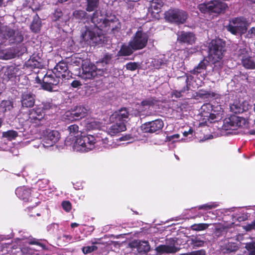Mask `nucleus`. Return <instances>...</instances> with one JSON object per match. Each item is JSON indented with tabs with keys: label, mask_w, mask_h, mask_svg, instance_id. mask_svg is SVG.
I'll return each mask as SVG.
<instances>
[{
	"label": "nucleus",
	"mask_w": 255,
	"mask_h": 255,
	"mask_svg": "<svg viewBox=\"0 0 255 255\" xmlns=\"http://www.w3.org/2000/svg\"><path fill=\"white\" fill-rule=\"evenodd\" d=\"M91 19L93 25H86L81 36L82 40L87 44H96L101 40L103 31H114L121 27L120 22L115 15H103L100 11L94 12Z\"/></svg>",
	"instance_id": "1"
},
{
	"label": "nucleus",
	"mask_w": 255,
	"mask_h": 255,
	"mask_svg": "<svg viewBox=\"0 0 255 255\" xmlns=\"http://www.w3.org/2000/svg\"><path fill=\"white\" fill-rule=\"evenodd\" d=\"M105 131H100L95 135L87 134H77L73 143V149L81 152H87L99 146L106 148H110L114 146L113 140L107 137Z\"/></svg>",
	"instance_id": "2"
},
{
	"label": "nucleus",
	"mask_w": 255,
	"mask_h": 255,
	"mask_svg": "<svg viewBox=\"0 0 255 255\" xmlns=\"http://www.w3.org/2000/svg\"><path fill=\"white\" fill-rule=\"evenodd\" d=\"M60 79L51 70L47 71L44 75L38 71L35 78L36 83L41 84L43 89L49 92L56 91L55 88L60 83Z\"/></svg>",
	"instance_id": "3"
},
{
	"label": "nucleus",
	"mask_w": 255,
	"mask_h": 255,
	"mask_svg": "<svg viewBox=\"0 0 255 255\" xmlns=\"http://www.w3.org/2000/svg\"><path fill=\"white\" fill-rule=\"evenodd\" d=\"M248 26L247 19L244 17H238L232 18L226 28L234 35L242 36L247 32Z\"/></svg>",
	"instance_id": "4"
},
{
	"label": "nucleus",
	"mask_w": 255,
	"mask_h": 255,
	"mask_svg": "<svg viewBox=\"0 0 255 255\" xmlns=\"http://www.w3.org/2000/svg\"><path fill=\"white\" fill-rule=\"evenodd\" d=\"M225 51L220 39L212 40L209 45V59L214 63L221 60Z\"/></svg>",
	"instance_id": "5"
},
{
	"label": "nucleus",
	"mask_w": 255,
	"mask_h": 255,
	"mask_svg": "<svg viewBox=\"0 0 255 255\" xmlns=\"http://www.w3.org/2000/svg\"><path fill=\"white\" fill-rule=\"evenodd\" d=\"M27 124L30 127H38L45 124V113L39 107H35L29 111L28 118L26 120Z\"/></svg>",
	"instance_id": "6"
},
{
	"label": "nucleus",
	"mask_w": 255,
	"mask_h": 255,
	"mask_svg": "<svg viewBox=\"0 0 255 255\" xmlns=\"http://www.w3.org/2000/svg\"><path fill=\"white\" fill-rule=\"evenodd\" d=\"M227 7V5L225 2L212 0L206 3L199 4L198 8L202 13L214 12L219 13L223 12Z\"/></svg>",
	"instance_id": "7"
},
{
	"label": "nucleus",
	"mask_w": 255,
	"mask_h": 255,
	"mask_svg": "<svg viewBox=\"0 0 255 255\" xmlns=\"http://www.w3.org/2000/svg\"><path fill=\"white\" fill-rule=\"evenodd\" d=\"M148 40L147 33L138 29L129 40V44L134 50H140L146 47Z\"/></svg>",
	"instance_id": "8"
},
{
	"label": "nucleus",
	"mask_w": 255,
	"mask_h": 255,
	"mask_svg": "<svg viewBox=\"0 0 255 255\" xmlns=\"http://www.w3.org/2000/svg\"><path fill=\"white\" fill-rule=\"evenodd\" d=\"M8 38L11 43H20L23 37L20 32L14 31L6 26H0V40Z\"/></svg>",
	"instance_id": "9"
},
{
	"label": "nucleus",
	"mask_w": 255,
	"mask_h": 255,
	"mask_svg": "<svg viewBox=\"0 0 255 255\" xmlns=\"http://www.w3.org/2000/svg\"><path fill=\"white\" fill-rule=\"evenodd\" d=\"M248 125V120L245 118L233 115L225 120L223 128L225 130H233L238 128L246 127Z\"/></svg>",
	"instance_id": "10"
},
{
	"label": "nucleus",
	"mask_w": 255,
	"mask_h": 255,
	"mask_svg": "<svg viewBox=\"0 0 255 255\" xmlns=\"http://www.w3.org/2000/svg\"><path fill=\"white\" fill-rule=\"evenodd\" d=\"M60 138V134L59 132L55 130H48L46 131V134L44 135L42 143L38 145H34L36 148H45L53 146L55 144Z\"/></svg>",
	"instance_id": "11"
},
{
	"label": "nucleus",
	"mask_w": 255,
	"mask_h": 255,
	"mask_svg": "<svg viewBox=\"0 0 255 255\" xmlns=\"http://www.w3.org/2000/svg\"><path fill=\"white\" fill-rule=\"evenodd\" d=\"M165 19L177 24L183 23L187 18L186 12L179 9H170L165 13Z\"/></svg>",
	"instance_id": "12"
},
{
	"label": "nucleus",
	"mask_w": 255,
	"mask_h": 255,
	"mask_svg": "<svg viewBox=\"0 0 255 255\" xmlns=\"http://www.w3.org/2000/svg\"><path fill=\"white\" fill-rule=\"evenodd\" d=\"M236 54L245 68L250 69H255V56H251L246 48H239Z\"/></svg>",
	"instance_id": "13"
},
{
	"label": "nucleus",
	"mask_w": 255,
	"mask_h": 255,
	"mask_svg": "<svg viewBox=\"0 0 255 255\" xmlns=\"http://www.w3.org/2000/svg\"><path fill=\"white\" fill-rule=\"evenodd\" d=\"M176 244L177 241L175 239L170 238L166 240L165 245L157 246L155 250L159 255L175 253L179 250V248L176 247Z\"/></svg>",
	"instance_id": "14"
},
{
	"label": "nucleus",
	"mask_w": 255,
	"mask_h": 255,
	"mask_svg": "<svg viewBox=\"0 0 255 255\" xmlns=\"http://www.w3.org/2000/svg\"><path fill=\"white\" fill-rule=\"evenodd\" d=\"M81 77L84 79H91L97 75V67L90 61L86 60L83 65Z\"/></svg>",
	"instance_id": "15"
},
{
	"label": "nucleus",
	"mask_w": 255,
	"mask_h": 255,
	"mask_svg": "<svg viewBox=\"0 0 255 255\" xmlns=\"http://www.w3.org/2000/svg\"><path fill=\"white\" fill-rule=\"evenodd\" d=\"M87 113V110L83 106H77L71 112L68 111L64 115V118L70 121L79 120L84 117Z\"/></svg>",
	"instance_id": "16"
},
{
	"label": "nucleus",
	"mask_w": 255,
	"mask_h": 255,
	"mask_svg": "<svg viewBox=\"0 0 255 255\" xmlns=\"http://www.w3.org/2000/svg\"><path fill=\"white\" fill-rule=\"evenodd\" d=\"M129 112L126 108H122L115 111L110 117V121L112 123H121L125 125L129 116Z\"/></svg>",
	"instance_id": "17"
},
{
	"label": "nucleus",
	"mask_w": 255,
	"mask_h": 255,
	"mask_svg": "<svg viewBox=\"0 0 255 255\" xmlns=\"http://www.w3.org/2000/svg\"><path fill=\"white\" fill-rule=\"evenodd\" d=\"M51 71L61 79H68L71 77L67 64L63 62H59Z\"/></svg>",
	"instance_id": "18"
},
{
	"label": "nucleus",
	"mask_w": 255,
	"mask_h": 255,
	"mask_svg": "<svg viewBox=\"0 0 255 255\" xmlns=\"http://www.w3.org/2000/svg\"><path fill=\"white\" fill-rule=\"evenodd\" d=\"M20 74L19 69L14 66H7L2 68L1 75L3 80L8 81Z\"/></svg>",
	"instance_id": "19"
},
{
	"label": "nucleus",
	"mask_w": 255,
	"mask_h": 255,
	"mask_svg": "<svg viewBox=\"0 0 255 255\" xmlns=\"http://www.w3.org/2000/svg\"><path fill=\"white\" fill-rule=\"evenodd\" d=\"M163 127L162 121L157 119L145 123L142 125V128L145 132L153 133L161 129Z\"/></svg>",
	"instance_id": "20"
},
{
	"label": "nucleus",
	"mask_w": 255,
	"mask_h": 255,
	"mask_svg": "<svg viewBox=\"0 0 255 255\" xmlns=\"http://www.w3.org/2000/svg\"><path fill=\"white\" fill-rule=\"evenodd\" d=\"M177 41L181 43L192 45L195 42L196 37L191 32L181 31L177 33Z\"/></svg>",
	"instance_id": "21"
},
{
	"label": "nucleus",
	"mask_w": 255,
	"mask_h": 255,
	"mask_svg": "<svg viewBox=\"0 0 255 255\" xmlns=\"http://www.w3.org/2000/svg\"><path fill=\"white\" fill-rule=\"evenodd\" d=\"M21 103L23 107H33L35 103L34 95L30 91L23 92L21 95Z\"/></svg>",
	"instance_id": "22"
},
{
	"label": "nucleus",
	"mask_w": 255,
	"mask_h": 255,
	"mask_svg": "<svg viewBox=\"0 0 255 255\" xmlns=\"http://www.w3.org/2000/svg\"><path fill=\"white\" fill-rule=\"evenodd\" d=\"M15 57L14 49L13 47L6 48L5 46L0 43V59L9 60Z\"/></svg>",
	"instance_id": "23"
},
{
	"label": "nucleus",
	"mask_w": 255,
	"mask_h": 255,
	"mask_svg": "<svg viewBox=\"0 0 255 255\" xmlns=\"http://www.w3.org/2000/svg\"><path fill=\"white\" fill-rule=\"evenodd\" d=\"M249 105L246 102H241L235 101L230 105L231 111L235 114L242 113L248 110Z\"/></svg>",
	"instance_id": "24"
},
{
	"label": "nucleus",
	"mask_w": 255,
	"mask_h": 255,
	"mask_svg": "<svg viewBox=\"0 0 255 255\" xmlns=\"http://www.w3.org/2000/svg\"><path fill=\"white\" fill-rule=\"evenodd\" d=\"M114 124L111 125L107 129V132H106V136L107 137V134H110L111 136H114L116 134L121 132L122 131H125L126 130V125L123 124L122 123L121 124L118 123H114Z\"/></svg>",
	"instance_id": "25"
},
{
	"label": "nucleus",
	"mask_w": 255,
	"mask_h": 255,
	"mask_svg": "<svg viewBox=\"0 0 255 255\" xmlns=\"http://www.w3.org/2000/svg\"><path fill=\"white\" fill-rule=\"evenodd\" d=\"M15 194L24 202H28L31 194L30 189L25 186L19 187L15 190Z\"/></svg>",
	"instance_id": "26"
},
{
	"label": "nucleus",
	"mask_w": 255,
	"mask_h": 255,
	"mask_svg": "<svg viewBox=\"0 0 255 255\" xmlns=\"http://www.w3.org/2000/svg\"><path fill=\"white\" fill-rule=\"evenodd\" d=\"M42 61L39 56L33 55L25 63V66L30 68H41L43 66Z\"/></svg>",
	"instance_id": "27"
},
{
	"label": "nucleus",
	"mask_w": 255,
	"mask_h": 255,
	"mask_svg": "<svg viewBox=\"0 0 255 255\" xmlns=\"http://www.w3.org/2000/svg\"><path fill=\"white\" fill-rule=\"evenodd\" d=\"M134 51H136L133 48L132 46L130 45L129 41L128 44H123L120 50L118 52L117 55L118 56H127L132 54Z\"/></svg>",
	"instance_id": "28"
},
{
	"label": "nucleus",
	"mask_w": 255,
	"mask_h": 255,
	"mask_svg": "<svg viewBox=\"0 0 255 255\" xmlns=\"http://www.w3.org/2000/svg\"><path fill=\"white\" fill-rule=\"evenodd\" d=\"M53 17L55 21L59 20L62 23H65L69 20L70 16L67 13H63L60 9H57L53 13Z\"/></svg>",
	"instance_id": "29"
},
{
	"label": "nucleus",
	"mask_w": 255,
	"mask_h": 255,
	"mask_svg": "<svg viewBox=\"0 0 255 255\" xmlns=\"http://www.w3.org/2000/svg\"><path fill=\"white\" fill-rule=\"evenodd\" d=\"M99 4V0H87V7L86 9L88 12L94 11L95 12L96 11H100L101 12V14L104 15L102 14L101 10L99 9H97L98 7Z\"/></svg>",
	"instance_id": "30"
},
{
	"label": "nucleus",
	"mask_w": 255,
	"mask_h": 255,
	"mask_svg": "<svg viewBox=\"0 0 255 255\" xmlns=\"http://www.w3.org/2000/svg\"><path fill=\"white\" fill-rule=\"evenodd\" d=\"M212 112L211 115L212 116H215L216 121L220 120L224 117V110L221 105H218L216 107L213 106Z\"/></svg>",
	"instance_id": "31"
},
{
	"label": "nucleus",
	"mask_w": 255,
	"mask_h": 255,
	"mask_svg": "<svg viewBox=\"0 0 255 255\" xmlns=\"http://www.w3.org/2000/svg\"><path fill=\"white\" fill-rule=\"evenodd\" d=\"M102 126V124L98 120H91L88 121L86 123V128L87 129L94 130V129H100Z\"/></svg>",
	"instance_id": "32"
},
{
	"label": "nucleus",
	"mask_w": 255,
	"mask_h": 255,
	"mask_svg": "<svg viewBox=\"0 0 255 255\" xmlns=\"http://www.w3.org/2000/svg\"><path fill=\"white\" fill-rule=\"evenodd\" d=\"M73 17L78 20H82L88 18V13L82 10H75L73 13Z\"/></svg>",
	"instance_id": "33"
},
{
	"label": "nucleus",
	"mask_w": 255,
	"mask_h": 255,
	"mask_svg": "<svg viewBox=\"0 0 255 255\" xmlns=\"http://www.w3.org/2000/svg\"><path fill=\"white\" fill-rule=\"evenodd\" d=\"M22 239V240L26 239L27 241L26 242L29 244L37 245V246H39L40 247H41L42 249H46L45 245L40 243L39 242V240H38V239H36L31 237H27L26 236H23V237Z\"/></svg>",
	"instance_id": "34"
},
{
	"label": "nucleus",
	"mask_w": 255,
	"mask_h": 255,
	"mask_svg": "<svg viewBox=\"0 0 255 255\" xmlns=\"http://www.w3.org/2000/svg\"><path fill=\"white\" fill-rule=\"evenodd\" d=\"M219 206V203L216 202H209L197 207L199 210H204L208 211L214 208H216Z\"/></svg>",
	"instance_id": "35"
},
{
	"label": "nucleus",
	"mask_w": 255,
	"mask_h": 255,
	"mask_svg": "<svg viewBox=\"0 0 255 255\" xmlns=\"http://www.w3.org/2000/svg\"><path fill=\"white\" fill-rule=\"evenodd\" d=\"M85 61L83 60L80 57H77L76 56H73L71 57L70 61L69 62L71 65L73 66H78L83 67V65L84 64V62Z\"/></svg>",
	"instance_id": "36"
},
{
	"label": "nucleus",
	"mask_w": 255,
	"mask_h": 255,
	"mask_svg": "<svg viewBox=\"0 0 255 255\" xmlns=\"http://www.w3.org/2000/svg\"><path fill=\"white\" fill-rule=\"evenodd\" d=\"M166 60L163 56L154 59L152 61L153 66L156 69H159L162 65L166 64Z\"/></svg>",
	"instance_id": "37"
},
{
	"label": "nucleus",
	"mask_w": 255,
	"mask_h": 255,
	"mask_svg": "<svg viewBox=\"0 0 255 255\" xmlns=\"http://www.w3.org/2000/svg\"><path fill=\"white\" fill-rule=\"evenodd\" d=\"M163 6V2L161 0H153L150 2V7L154 10L155 12L158 13L161 7Z\"/></svg>",
	"instance_id": "38"
},
{
	"label": "nucleus",
	"mask_w": 255,
	"mask_h": 255,
	"mask_svg": "<svg viewBox=\"0 0 255 255\" xmlns=\"http://www.w3.org/2000/svg\"><path fill=\"white\" fill-rule=\"evenodd\" d=\"M150 249V245L147 241H139L138 246V250L139 252H148Z\"/></svg>",
	"instance_id": "39"
},
{
	"label": "nucleus",
	"mask_w": 255,
	"mask_h": 255,
	"mask_svg": "<svg viewBox=\"0 0 255 255\" xmlns=\"http://www.w3.org/2000/svg\"><path fill=\"white\" fill-rule=\"evenodd\" d=\"M206 68V64L204 60L201 61L191 72L193 74L200 73Z\"/></svg>",
	"instance_id": "40"
},
{
	"label": "nucleus",
	"mask_w": 255,
	"mask_h": 255,
	"mask_svg": "<svg viewBox=\"0 0 255 255\" xmlns=\"http://www.w3.org/2000/svg\"><path fill=\"white\" fill-rule=\"evenodd\" d=\"M21 251L24 255H37V250L30 247H24L21 249Z\"/></svg>",
	"instance_id": "41"
},
{
	"label": "nucleus",
	"mask_w": 255,
	"mask_h": 255,
	"mask_svg": "<svg viewBox=\"0 0 255 255\" xmlns=\"http://www.w3.org/2000/svg\"><path fill=\"white\" fill-rule=\"evenodd\" d=\"M156 101L152 98H149L142 101L141 103V106L144 108H149L152 107L155 104Z\"/></svg>",
	"instance_id": "42"
},
{
	"label": "nucleus",
	"mask_w": 255,
	"mask_h": 255,
	"mask_svg": "<svg viewBox=\"0 0 255 255\" xmlns=\"http://www.w3.org/2000/svg\"><path fill=\"white\" fill-rule=\"evenodd\" d=\"M40 26V21L38 18H34L30 25L31 30L34 32H37L39 31Z\"/></svg>",
	"instance_id": "43"
},
{
	"label": "nucleus",
	"mask_w": 255,
	"mask_h": 255,
	"mask_svg": "<svg viewBox=\"0 0 255 255\" xmlns=\"http://www.w3.org/2000/svg\"><path fill=\"white\" fill-rule=\"evenodd\" d=\"M17 136V132L13 130H9L7 131L3 132L2 136L6 137L8 140H12Z\"/></svg>",
	"instance_id": "44"
},
{
	"label": "nucleus",
	"mask_w": 255,
	"mask_h": 255,
	"mask_svg": "<svg viewBox=\"0 0 255 255\" xmlns=\"http://www.w3.org/2000/svg\"><path fill=\"white\" fill-rule=\"evenodd\" d=\"M210 224L205 223L195 224L191 226V228L192 230L200 231L207 229Z\"/></svg>",
	"instance_id": "45"
},
{
	"label": "nucleus",
	"mask_w": 255,
	"mask_h": 255,
	"mask_svg": "<svg viewBox=\"0 0 255 255\" xmlns=\"http://www.w3.org/2000/svg\"><path fill=\"white\" fill-rule=\"evenodd\" d=\"M238 249V247L236 245V244L234 243H228L225 245V250L226 251L225 252L227 253L234 252L237 251Z\"/></svg>",
	"instance_id": "46"
},
{
	"label": "nucleus",
	"mask_w": 255,
	"mask_h": 255,
	"mask_svg": "<svg viewBox=\"0 0 255 255\" xmlns=\"http://www.w3.org/2000/svg\"><path fill=\"white\" fill-rule=\"evenodd\" d=\"M231 209H217L212 212V214L215 216H221L222 215H227L228 212H231Z\"/></svg>",
	"instance_id": "47"
},
{
	"label": "nucleus",
	"mask_w": 255,
	"mask_h": 255,
	"mask_svg": "<svg viewBox=\"0 0 255 255\" xmlns=\"http://www.w3.org/2000/svg\"><path fill=\"white\" fill-rule=\"evenodd\" d=\"M14 53H15V57L16 56H19L23 53H24L26 51V47L23 45H19L18 46H16L14 48Z\"/></svg>",
	"instance_id": "48"
},
{
	"label": "nucleus",
	"mask_w": 255,
	"mask_h": 255,
	"mask_svg": "<svg viewBox=\"0 0 255 255\" xmlns=\"http://www.w3.org/2000/svg\"><path fill=\"white\" fill-rule=\"evenodd\" d=\"M68 131L70 134V136H74L75 138V134L77 133V134L79 135L78 133L79 127L76 125H72L68 127Z\"/></svg>",
	"instance_id": "49"
},
{
	"label": "nucleus",
	"mask_w": 255,
	"mask_h": 255,
	"mask_svg": "<svg viewBox=\"0 0 255 255\" xmlns=\"http://www.w3.org/2000/svg\"><path fill=\"white\" fill-rule=\"evenodd\" d=\"M246 248L250 251L249 255H255V243L247 244Z\"/></svg>",
	"instance_id": "50"
},
{
	"label": "nucleus",
	"mask_w": 255,
	"mask_h": 255,
	"mask_svg": "<svg viewBox=\"0 0 255 255\" xmlns=\"http://www.w3.org/2000/svg\"><path fill=\"white\" fill-rule=\"evenodd\" d=\"M97 249V247L95 245L86 246L82 248V252L84 254L90 253Z\"/></svg>",
	"instance_id": "51"
},
{
	"label": "nucleus",
	"mask_w": 255,
	"mask_h": 255,
	"mask_svg": "<svg viewBox=\"0 0 255 255\" xmlns=\"http://www.w3.org/2000/svg\"><path fill=\"white\" fill-rule=\"evenodd\" d=\"M0 107L4 109L5 111L9 110L12 107V103L9 100H3L0 104Z\"/></svg>",
	"instance_id": "52"
},
{
	"label": "nucleus",
	"mask_w": 255,
	"mask_h": 255,
	"mask_svg": "<svg viewBox=\"0 0 255 255\" xmlns=\"http://www.w3.org/2000/svg\"><path fill=\"white\" fill-rule=\"evenodd\" d=\"M63 209L67 212H70L71 209L72 205L69 201H64L61 203Z\"/></svg>",
	"instance_id": "53"
},
{
	"label": "nucleus",
	"mask_w": 255,
	"mask_h": 255,
	"mask_svg": "<svg viewBox=\"0 0 255 255\" xmlns=\"http://www.w3.org/2000/svg\"><path fill=\"white\" fill-rule=\"evenodd\" d=\"M138 67L137 63L135 62H129L126 65V68L130 71L135 70Z\"/></svg>",
	"instance_id": "54"
},
{
	"label": "nucleus",
	"mask_w": 255,
	"mask_h": 255,
	"mask_svg": "<svg viewBox=\"0 0 255 255\" xmlns=\"http://www.w3.org/2000/svg\"><path fill=\"white\" fill-rule=\"evenodd\" d=\"M254 37H255V27H253L247 32L245 37L251 38Z\"/></svg>",
	"instance_id": "55"
},
{
	"label": "nucleus",
	"mask_w": 255,
	"mask_h": 255,
	"mask_svg": "<svg viewBox=\"0 0 255 255\" xmlns=\"http://www.w3.org/2000/svg\"><path fill=\"white\" fill-rule=\"evenodd\" d=\"M112 58V54H110L109 53L106 54L104 55V57L103 58L102 62L105 63L106 64H109L111 62Z\"/></svg>",
	"instance_id": "56"
},
{
	"label": "nucleus",
	"mask_w": 255,
	"mask_h": 255,
	"mask_svg": "<svg viewBox=\"0 0 255 255\" xmlns=\"http://www.w3.org/2000/svg\"><path fill=\"white\" fill-rule=\"evenodd\" d=\"M192 242L194 246L197 247L203 246L204 243L203 241L197 239L192 240Z\"/></svg>",
	"instance_id": "57"
},
{
	"label": "nucleus",
	"mask_w": 255,
	"mask_h": 255,
	"mask_svg": "<svg viewBox=\"0 0 255 255\" xmlns=\"http://www.w3.org/2000/svg\"><path fill=\"white\" fill-rule=\"evenodd\" d=\"M245 229L247 231H250L252 229H255V220L251 224H248L245 226Z\"/></svg>",
	"instance_id": "58"
},
{
	"label": "nucleus",
	"mask_w": 255,
	"mask_h": 255,
	"mask_svg": "<svg viewBox=\"0 0 255 255\" xmlns=\"http://www.w3.org/2000/svg\"><path fill=\"white\" fill-rule=\"evenodd\" d=\"M192 255H205L206 252L204 250L191 252Z\"/></svg>",
	"instance_id": "59"
},
{
	"label": "nucleus",
	"mask_w": 255,
	"mask_h": 255,
	"mask_svg": "<svg viewBox=\"0 0 255 255\" xmlns=\"http://www.w3.org/2000/svg\"><path fill=\"white\" fill-rule=\"evenodd\" d=\"M63 238H64L67 242H73L75 241L73 239L72 236L68 235H64L63 236Z\"/></svg>",
	"instance_id": "60"
},
{
	"label": "nucleus",
	"mask_w": 255,
	"mask_h": 255,
	"mask_svg": "<svg viewBox=\"0 0 255 255\" xmlns=\"http://www.w3.org/2000/svg\"><path fill=\"white\" fill-rule=\"evenodd\" d=\"M51 105L50 103H44L43 104V107H42V109L41 108V109L43 110V111L44 112V110L49 109L51 108Z\"/></svg>",
	"instance_id": "61"
},
{
	"label": "nucleus",
	"mask_w": 255,
	"mask_h": 255,
	"mask_svg": "<svg viewBox=\"0 0 255 255\" xmlns=\"http://www.w3.org/2000/svg\"><path fill=\"white\" fill-rule=\"evenodd\" d=\"M81 85L80 82L77 80H74L71 83V86L74 88H77Z\"/></svg>",
	"instance_id": "62"
},
{
	"label": "nucleus",
	"mask_w": 255,
	"mask_h": 255,
	"mask_svg": "<svg viewBox=\"0 0 255 255\" xmlns=\"http://www.w3.org/2000/svg\"><path fill=\"white\" fill-rule=\"evenodd\" d=\"M172 95L174 96L176 98H180L182 96V94L180 92V91H178L175 90L173 91Z\"/></svg>",
	"instance_id": "63"
},
{
	"label": "nucleus",
	"mask_w": 255,
	"mask_h": 255,
	"mask_svg": "<svg viewBox=\"0 0 255 255\" xmlns=\"http://www.w3.org/2000/svg\"><path fill=\"white\" fill-rule=\"evenodd\" d=\"M11 238V237L9 235L6 236H3V235H0V241L5 240H7Z\"/></svg>",
	"instance_id": "64"
}]
</instances>
